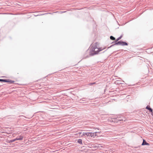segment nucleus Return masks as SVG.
<instances>
[{"label":"nucleus","mask_w":153,"mask_h":153,"mask_svg":"<svg viewBox=\"0 0 153 153\" xmlns=\"http://www.w3.org/2000/svg\"><path fill=\"white\" fill-rule=\"evenodd\" d=\"M7 79H2V82H7Z\"/></svg>","instance_id":"16"},{"label":"nucleus","mask_w":153,"mask_h":153,"mask_svg":"<svg viewBox=\"0 0 153 153\" xmlns=\"http://www.w3.org/2000/svg\"><path fill=\"white\" fill-rule=\"evenodd\" d=\"M110 39L112 40H114L115 39V38L113 36H110Z\"/></svg>","instance_id":"14"},{"label":"nucleus","mask_w":153,"mask_h":153,"mask_svg":"<svg viewBox=\"0 0 153 153\" xmlns=\"http://www.w3.org/2000/svg\"><path fill=\"white\" fill-rule=\"evenodd\" d=\"M90 132H83L82 133V135H81V137L84 136L86 137H90Z\"/></svg>","instance_id":"5"},{"label":"nucleus","mask_w":153,"mask_h":153,"mask_svg":"<svg viewBox=\"0 0 153 153\" xmlns=\"http://www.w3.org/2000/svg\"><path fill=\"white\" fill-rule=\"evenodd\" d=\"M57 12H55L54 13H57Z\"/></svg>","instance_id":"26"},{"label":"nucleus","mask_w":153,"mask_h":153,"mask_svg":"<svg viewBox=\"0 0 153 153\" xmlns=\"http://www.w3.org/2000/svg\"><path fill=\"white\" fill-rule=\"evenodd\" d=\"M93 133L92 132H90V137H93Z\"/></svg>","instance_id":"17"},{"label":"nucleus","mask_w":153,"mask_h":153,"mask_svg":"<svg viewBox=\"0 0 153 153\" xmlns=\"http://www.w3.org/2000/svg\"><path fill=\"white\" fill-rule=\"evenodd\" d=\"M78 134L79 135V136H81V135H82V133L81 131H79L78 133Z\"/></svg>","instance_id":"18"},{"label":"nucleus","mask_w":153,"mask_h":153,"mask_svg":"<svg viewBox=\"0 0 153 153\" xmlns=\"http://www.w3.org/2000/svg\"><path fill=\"white\" fill-rule=\"evenodd\" d=\"M120 45L122 46H125V45H128V44L127 42H125L122 41H117V42H115V43L114 44L111 45V46L108 47V48H110L112 46L115 45Z\"/></svg>","instance_id":"2"},{"label":"nucleus","mask_w":153,"mask_h":153,"mask_svg":"<svg viewBox=\"0 0 153 153\" xmlns=\"http://www.w3.org/2000/svg\"><path fill=\"white\" fill-rule=\"evenodd\" d=\"M122 36H123L121 35L115 41V42H117L118 40H119L121 39L122 37Z\"/></svg>","instance_id":"11"},{"label":"nucleus","mask_w":153,"mask_h":153,"mask_svg":"<svg viewBox=\"0 0 153 153\" xmlns=\"http://www.w3.org/2000/svg\"><path fill=\"white\" fill-rule=\"evenodd\" d=\"M2 79H0V82H2Z\"/></svg>","instance_id":"22"},{"label":"nucleus","mask_w":153,"mask_h":153,"mask_svg":"<svg viewBox=\"0 0 153 153\" xmlns=\"http://www.w3.org/2000/svg\"><path fill=\"white\" fill-rule=\"evenodd\" d=\"M77 142L80 144H82V139H79L78 141Z\"/></svg>","instance_id":"12"},{"label":"nucleus","mask_w":153,"mask_h":153,"mask_svg":"<svg viewBox=\"0 0 153 153\" xmlns=\"http://www.w3.org/2000/svg\"><path fill=\"white\" fill-rule=\"evenodd\" d=\"M45 14H52V13H46L43 14H42V15H43Z\"/></svg>","instance_id":"19"},{"label":"nucleus","mask_w":153,"mask_h":153,"mask_svg":"<svg viewBox=\"0 0 153 153\" xmlns=\"http://www.w3.org/2000/svg\"><path fill=\"white\" fill-rule=\"evenodd\" d=\"M24 137L22 135H20L19 136H18L16 138V140H22Z\"/></svg>","instance_id":"7"},{"label":"nucleus","mask_w":153,"mask_h":153,"mask_svg":"<svg viewBox=\"0 0 153 153\" xmlns=\"http://www.w3.org/2000/svg\"><path fill=\"white\" fill-rule=\"evenodd\" d=\"M119 120L117 119V117L116 118H111L110 121L113 122L119 123L118 120Z\"/></svg>","instance_id":"4"},{"label":"nucleus","mask_w":153,"mask_h":153,"mask_svg":"<svg viewBox=\"0 0 153 153\" xmlns=\"http://www.w3.org/2000/svg\"><path fill=\"white\" fill-rule=\"evenodd\" d=\"M115 43V41H114V42H112V43Z\"/></svg>","instance_id":"23"},{"label":"nucleus","mask_w":153,"mask_h":153,"mask_svg":"<svg viewBox=\"0 0 153 153\" xmlns=\"http://www.w3.org/2000/svg\"><path fill=\"white\" fill-rule=\"evenodd\" d=\"M101 144H99V145H100V146H100L101 147H102L103 146H101Z\"/></svg>","instance_id":"21"},{"label":"nucleus","mask_w":153,"mask_h":153,"mask_svg":"<svg viewBox=\"0 0 153 153\" xmlns=\"http://www.w3.org/2000/svg\"><path fill=\"white\" fill-rule=\"evenodd\" d=\"M98 132H94L93 133V137H96L97 136V135L96 134Z\"/></svg>","instance_id":"13"},{"label":"nucleus","mask_w":153,"mask_h":153,"mask_svg":"<svg viewBox=\"0 0 153 153\" xmlns=\"http://www.w3.org/2000/svg\"><path fill=\"white\" fill-rule=\"evenodd\" d=\"M115 83H117V84H123V83H122L121 82V81H118V80H117L116 81Z\"/></svg>","instance_id":"15"},{"label":"nucleus","mask_w":153,"mask_h":153,"mask_svg":"<svg viewBox=\"0 0 153 153\" xmlns=\"http://www.w3.org/2000/svg\"><path fill=\"white\" fill-rule=\"evenodd\" d=\"M85 99V98H82V99Z\"/></svg>","instance_id":"25"},{"label":"nucleus","mask_w":153,"mask_h":153,"mask_svg":"<svg viewBox=\"0 0 153 153\" xmlns=\"http://www.w3.org/2000/svg\"><path fill=\"white\" fill-rule=\"evenodd\" d=\"M61 12V13H63L65 12Z\"/></svg>","instance_id":"24"},{"label":"nucleus","mask_w":153,"mask_h":153,"mask_svg":"<svg viewBox=\"0 0 153 153\" xmlns=\"http://www.w3.org/2000/svg\"><path fill=\"white\" fill-rule=\"evenodd\" d=\"M82 100V101H84V100Z\"/></svg>","instance_id":"27"},{"label":"nucleus","mask_w":153,"mask_h":153,"mask_svg":"<svg viewBox=\"0 0 153 153\" xmlns=\"http://www.w3.org/2000/svg\"><path fill=\"white\" fill-rule=\"evenodd\" d=\"M141 145L142 146H144V145L149 146V143H147L146 141L144 139H143V142Z\"/></svg>","instance_id":"6"},{"label":"nucleus","mask_w":153,"mask_h":153,"mask_svg":"<svg viewBox=\"0 0 153 153\" xmlns=\"http://www.w3.org/2000/svg\"><path fill=\"white\" fill-rule=\"evenodd\" d=\"M16 140V138H15V139H13V140H8V143H12L15 141Z\"/></svg>","instance_id":"9"},{"label":"nucleus","mask_w":153,"mask_h":153,"mask_svg":"<svg viewBox=\"0 0 153 153\" xmlns=\"http://www.w3.org/2000/svg\"><path fill=\"white\" fill-rule=\"evenodd\" d=\"M7 82H9L10 84L13 83L14 82V81L10 79H7Z\"/></svg>","instance_id":"10"},{"label":"nucleus","mask_w":153,"mask_h":153,"mask_svg":"<svg viewBox=\"0 0 153 153\" xmlns=\"http://www.w3.org/2000/svg\"><path fill=\"white\" fill-rule=\"evenodd\" d=\"M117 119L119 120H118L119 123H123V121H125V118L122 117H117Z\"/></svg>","instance_id":"3"},{"label":"nucleus","mask_w":153,"mask_h":153,"mask_svg":"<svg viewBox=\"0 0 153 153\" xmlns=\"http://www.w3.org/2000/svg\"><path fill=\"white\" fill-rule=\"evenodd\" d=\"M95 84V82H94L90 83L89 84V85H92L94 84Z\"/></svg>","instance_id":"20"},{"label":"nucleus","mask_w":153,"mask_h":153,"mask_svg":"<svg viewBox=\"0 0 153 153\" xmlns=\"http://www.w3.org/2000/svg\"><path fill=\"white\" fill-rule=\"evenodd\" d=\"M105 49L104 48L102 49V48H97L96 45L92 46L91 48V51L89 52L90 55L91 56H93L95 55L98 54L100 51Z\"/></svg>","instance_id":"1"},{"label":"nucleus","mask_w":153,"mask_h":153,"mask_svg":"<svg viewBox=\"0 0 153 153\" xmlns=\"http://www.w3.org/2000/svg\"><path fill=\"white\" fill-rule=\"evenodd\" d=\"M146 108L148 110L149 112L152 113V108H150L149 106L147 105L146 107Z\"/></svg>","instance_id":"8"}]
</instances>
